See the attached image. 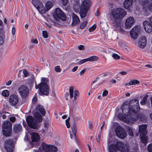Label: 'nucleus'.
I'll use <instances>...</instances> for the list:
<instances>
[{"label":"nucleus","mask_w":152,"mask_h":152,"mask_svg":"<svg viewBox=\"0 0 152 152\" xmlns=\"http://www.w3.org/2000/svg\"><path fill=\"white\" fill-rule=\"evenodd\" d=\"M15 33V28L14 27H13L12 29V33L13 35H14Z\"/></svg>","instance_id":"052dcab7"},{"label":"nucleus","mask_w":152,"mask_h":152,"mask_svg":"<svg viewBox=\"0 0 152 152\" xmlns=\"http://www.w3.org/2000/svg\"><path fill=\"white\" fill-rule=\"evenodd\" d=\"M33 116L35 118V121L33 118L31 116L27 117L26 121L29 126L33 129H37L40 126V124L38 123L42 121V116L38 112L34 113Z\"/></svg>","instance_id":"f03ea898"},{"label":"nucleus","mask_w":152,"mask_h":152,"mask_svg":"<svg viewBox=\"0 0 152 152\" xmlns=\"http://www.w3.org/2000/svg\"><path fill=\"white\" fill-rule=\"evenodd\" d=\"M12 129V124L9 121L4 122L2 124V132L4 135L6 136H10Z\"/></svg>","instance_id":"423d86ee"},{"label":"nucleus","mask_w":152,"mask_h":152,"mask_svg":"<svg viewBox=\"0 0 152 152\" xmlns=\"http://www.w3.org/2000/svg\"><path fill=\"white\" fill-rule=\"evenodd\" d=\"M88 2L87 0L84 1L81 5L80 14L82 18H85L86 15L88 7Z\"/></svg>","instance_id":"6e6552de"},{"label":"nucleus","mask_w":152,"mask_h":152,"mask_svg":"<svg viewBox=\"0 0 152 152\" xmlns=\"http://www.w3.org/2000/svg\"><path fill=\"white\" fill-rule=\"evenodd\" d=\"M72 26H74L77 25L80 22V20L77 15L73 13L72 14Z\"/></svg>","instance_id":"4be33fe9"},{"label":"nucleus","mask_w":152,"mask_h":152,"mask_svg":"<svg viewBox=\"0 0 152 152\" xmlns=\"http://www.w3.org/2000/svg\"><path fill=\"white\" fill-rule=\"evenodd\" d=\"M13 129L14 132L16 133L20 132L22 130V126L19 124H14Z\"/></svg>","instance_id":"a878e982"},{"label":"nucleus","mask_w":152,"mask_h":152,"mask_svg":"<svg viewBox=\"0 0 152 152\" xmlns=\"http://www.w3.org/2000/svg\"><path fill=\"white\" fill-rule=\"evenodd\" d=\"M31 135L32 142H29L28 144L30 148L33 146V142H37L40 139L39 135L37 133L33 132L31 134Z\"/></svg>","instance_id":"f3484780"},{"label":"nucleus","mask_w":152,"mask_h":152,"mask_svg":"<svg viewBox=\"0 0 152 152\" xmlns=\"http://www.w3.org/2000/svg\"><path fill=\"white\" fill-rule=\"evenodd\" d=\"M113 58L115 60H118L120 58V56L115 53L112 55Z\"/></svg>","instance_id":"c03bdc74"},{"label":"nucleus","mask_w":152,"mask_h":152,"mask_svg":"<svg viewBox=\"0 0 152 152\" xmlns=\"http://www.w3.org/2000/svg\"><path fill=\"white\" fill-rule=\"evenodd\" d=\"M71 128L73 134L75 136L76 133L77 129L76 125L75 123H74L72 126Z\"/></svg>","instance_id":"58836bf2"},{"label":"nucleus","mask_w":152,"mask_h":152,"mask_svg":"<svg viewBox=\"0 0 152 152\" xmlns=\"http://www.w3.org/2000/svg\"><path fill=\"white\" fill-rule=\"evenodd\" d=\"M57 150V148L56 147L50 145L47 152H56Z\"/></svg>","instance_id":"f704fd0d"},{"label":"nucleus","mask_w":152,"mask_h":152,"mask_svg":"<svg viewBox=\"0 0 152 152\" xmlns=\"http://www.w3.org/2000/svg\"><path fill=\"white\" fill-rule=\"evenodd\" d=\"M68 120H66V124L67 127L68 128H69L70 127V124L69 121H68Z\"/></svg>","instance_id":"680f3d73"},{"label":"nucleus","mask_w":152,"mask_h":152,"mask_svg":"<svg viewBox=\"0 0 152 152\" xmlns=\"http://www.w3.org/2000/svg\"><path fill=\"white\" fill-rule=\"evenodd\" d=\"M127 132L129 135L130 136H133V132L132 129L129 127H128L127 128Z\"/></svg>","instance_id":"79ce46f5"},{"label":"nucleus","mask_w":152,"mask_h":152,"mask_svg":"<svg viewBox=\"0 0 152 152\" xmlns=\"http://www.w3.org/2000/svg\"><path fill=\"white\" fill-rule=\"evenodd\" d=\"M88 61L92 62L96 61L98 59V57L96 56H92L88 58Z\"/></svg>","instance_id":"4c0bfd02"},{"label":"nucleus","mask_w":152,"mask_h":152,"mask_svg":"<svg viewBox=\"0 0 152 152\" xmlns=\"http://www.w3.org/2000/svg\"><path fill=\"white\" fill-rule=\"evenodd\" d=\"M141 32L140 25H138L134 27V39H136Z\"/></svg>","instance_id":"412c9836"},{"label":"nucleus","mask_w":152,"mask_h":152,"mask_svg":"<svg viewBox=\"0 0 152 152\" xmlns=\"http://www.w3.org/2000/svg\"><path fill=\"white\" fill-rule=\"evenodd\" d=\"M110 85H112L113 84H115L116 83V81L113 79H112L108 81Z\"/></svg>","instance_id":"603ef678"},{"label":"nucleus","mask_w":152,"mask_h":152,"mask_svg":"<svg viewBox=\"0 0 152 152\" xmlns=\"http://www.w3.org/2000/svg\"><path fill=\"white\" fill-rule=\"evenodd\" d=\"M87 21H84L83 22L80 24V28L81 29H86L87 27Z\"/></svg>","instance_id":"c9c22d12"},{"label":"nucleus","mask_w":152,"mask_h":152,"mask_svg":"<svg viewBox=\"0 0 152 152\" xmlns=\"http://www.w3.org/2000/svg\"><path fill=\"white\" fill-rule=\"evenodd\" d=\"M115 132L117 135L121 138H125L126 135V133L121 126H118L116 127Z\"/></svg>","instance_id":"9b49d317"},{"label":"nucleus","mask_w":152,"mask_h":152,"mask_svg":"<svg viewBox=\"0 0 152 152\" xmlns=\"http://www.w3.org/2000/svg\"><path fill=\"white\" fill-rule=\"evenodd\" d=\"M119 74L122 75H126L127 74V73L125 71H122L119 72Z\"/></svg>","instance_id":"338daca9"},{"label":"nucleus","mask_w":152,"mask_h":152,"mask_svg":"<svg viewBox=\"0 0 152 152\" xmlns=\"http://www.w3.org/2000/svg\"><path fill=\"white\" fill-rule=\"evenodd\" d=\"M49 80L47 78L42 77L41 78V82L37 86H48Z\"/></svg>","instance_id":"c85d7f7f"},{"label":"nucleus","mask_w":152,"mask_h":152,"mask_svg":"<svg viewBox=\"0 0 152 152\" xmlns=\"http://www.w3.org/2000/svg\"><path fill=\"white\" fill-rule=\"evenodd\" d=\"M77 66H75L73 67V68L72 69V72H75L76 71L77 69H78Z\"/></svg>","instance_id":"774afa93"},{"label":"nucleus","mask_w":152,"mask_h":152,"mask_svg":"<svg viewBox=\"0 0 152 152\" xmlns=\"http://www.w3.org/2000/svg\"><path fill=\"white\" fill-rule=\"evenodd\" d=\"M133 24V17H131L128 18L126 20L125 26L126 28H130Z\"/></svg>","instance_id":"393cba45"},{"label":"nucleus","mask_w":152,"mask_h":152,"mask_svg":"<svg viewBox=\"0 0 152 152\" xmlns=\"http://www.w3.org/2000/svg\"><path fill=\"white\" fill-rule=\"evenodd\" d=\"M50 22L51 24L58 27H59L61 26V25L60 24L52 20H50Z\"/></svg>","instance_id":"a19ab883"},{"label":"nucleus","mask_w":152,"mask_h":152,"mask_svg":"<svg viewBox=\"0 0 152 152\" xmlns=\"http://www.w3.org/2000/svg\"><path fill=\"white\" fill-rule=\"evenodd\" d=\"M9 114L7 112H5L3 111H1L0 112V117L2 118L3 119H5L7 117V115Z\"/></svg>","instance_id":"e433bc0d"},{"label":"nucleus","mask_w":152,"mask_h":152,"mask_svg":"<svg viewBox=\"0 0 152 152\" xmlns=\"http://www.w3.org/2000/svg\"><path fill=\"white\" fill-rule=\"evenodd\" d=\"M112 15L114 19L113 22L118 26L121 20L126 15V12L122 8H118L113 10L111 12Z\"/></svg>","instance_id":"7ed1b4c3"},{"label":"nucleus","mask_w":152,"mask_h":152,"mask_svg":"<svg viewBox=\"0 0 152 152\" xmlns=\"http://www.w3.org/2000/svg\"><path fill=\"white\" fill-rule=\"evenodd\" d=\"M88 61V58H86V59H82L78 63V64H83L84 63H85L87 61Z\"/></svg>","instance_id":"09e8293b"},{"label":"nucleus","mask_w":152,"mask_h":152,"mask_svg":"<svg viewBox=\"0 0 152 152\" xmlns=\"http://www.w3.org/2000/svg\"><path fill=\"white\" fill-rule=\"evenodd\" d=\"M64 6H66L68 0H61Z\"/></svg>","instance_id":"e2e57ef3"},{"label":"nucleus","mask_w":152,"mask_h":152,"mask_svg":"<svg viewBox=\"0 0 152 152\" xmlns=\"http://www.w3.org/2000/svg\"><path fill=\"white\" fill-rule=\"evenodd\" d=\"M140 140L141 142L145 145L148 142V137L146 134H140Z\"/></svg>","instance_id":"cd10ccee"},{"label":"nucleus","mask_w":152,"mask_h":152,"mask_svg":"<svg viewBox=\"0 0 152 152\" xmlns=\"http://www.w3.org/2000/svg\"><path fill=\"white\" fill-rule=\"evenodd\" d=\"M148 96L147 95H145L140 102L141 105H144L148 103Z\"/></svg>","instance_id":"72a5a7b5"},{"label":"nucleus","mask_w":152,"mask_h":152,"mask_svg":"<svg viewBox=\"0 0 152 152\" xmlns=\"http://www.w3.org/2000/svg\"><path fill=\"white\" fill-rule=\"evenodd\" d=\"M44 126L45 128H48L49 127V123L48 121H45L44 123Z\"/></svg>","instance_id":"bf43d9fd"},{"label":"nucleus","mask_w":152,"mask_h":152,"mask_svg":"<svg viewBox=\"0 0 152 152\" xmlns=\"http://www.w3.org/2000/svg\"><path fill=\"white\" fill-rule=\"evenodd\" d=\"M50 145L42 142L39 148V151H35V152H47Z\"/></svg>","instance_id":"6ab92c4d"},{"label":"nucleus","mask_w":152,"mask_h":152,"mask_svg":"<svg viewBox=\"0 0 152 152\" xmlns=\"http://www.w3.org/2000/svg\"><path fill=\"white\" fill-rule=\"evenodd\" d=\"M42 34L44 37L45 38L48 37V34L47 31H43Z\"/></svg>","instance_id":"de8ad7c7"},{"label":"nucleus","mask_w":152,"mask_h":152,"mask_svg":"<svg viewBox=\"0 0 152 152\" xmlns=\"http://www.w3.org/2000/svg\"><path fill=\"white\" fill-rule=\"evenodd\" d=\"M32 3L38 10H42L43 5L42 2L38 0H32Z\"/></svg>","instance_id":"aec40b11"},{"label":"nucleus","mask_w":152,"mask_h":152,"mask_svg":"<svg viewBox=\"0 0 152 152\" xmlns=\"http://www.w3.org/2000/svg\"><path fill=\"white\" fill-rule=\"evenodd\" d=\"M96 25H94L92 27L90 28L89 29V31L90 32H91L94 31L96 28Z\"/></svg>","instance_id":"a18cd8bd"},{"label":"nucleus","mask_w":152,"mask_h":152,"mask_svg":"<svg viewBox=\"0 0 152 152\" xmlns=\"http://www.w3.org/2000/svg\"><path fill=\"white\" fill-rule=\"evenodd\" d=\"M132 0H125L124 2V7L126 9H128L132 5Z\"/></svg>","instance_id":"2f4dec72"},{"label":"nucleus","mask_w":152,"mask_h":152,"mask_svg":"<svg viewBox=\"0 0 152 152\" xmlns=\"http://www.w3.org/2000/svg\"><path fill=\"white\" fill-rule=\"evenodd\" d=\"M98 137L97 138V142L98 143H99L100 141L101 133H99L98 135Z\"/></svg>","instance_id":"6e6d98bb"},{"label":"nucleus","mask_w":152,"mask_h":152,"mask_svg":"<svg viewBox=\"0 0 152 152\" xmlns=\"http://www.w3.org/2000/svg\"><path fill=\"white\" fill-rule=\"evenodd\" d=\"M104 79L100 78L99 77L96 78L95 80L93 81L92 83H95L96 85H101L105 82Z\"/></svg>","instance_id":"bb28decb"},{"label":"nucleus","mask_w":152,"mask_h":152,"mask_svg":"<svg viewBox=\"0 0 152 152\" xmlns=\"http://www.w3.org/2000/svg\"><path fill=\"white\" fill-rule=\"evenodd\" d=\"M78 48L80 50H84L85 48L83 45H80L78 46Z\"/></svg>","instance_id":"0e129e2a"},{"label":"nucleus","mask_w":152,"mask_h":152,"mask_svg":"<svg viewBox=\"0 0 152 152\" xmlns=\"http://www.w3.org/2000/svg\"><path fill=\"white\" fill-rule=\"evenodd\" d=\"M133 85V80H132L129 82L126 83L125 84V86H130Z\"/></svg>","instance_id":"5fc2aeb1"},{"label":"nucleus","mask_w":152,"mask_h":152,"mask_svg":"<svg viewBox=\"0 0 152 152\" xmlns=\"http://www.w3.org/2000/svg\"><path fill=\"white\" fill-rule=\"evenodd\" d=\"M108 94V91L106 90H105L102 93V96H106Z\"/></svg>","instance_id":"13d9d810"},{"label":"nucleus","mask_w":152,"mask_h":152,"mask_svg":"<svg viewBox=\"0 0 152 152\" xmlns=\"http://www.w3.org/2000/svg\"><path fill=\"white\" fill-rule=\"evenodd\" d=\"M37 101V99L36 97H34L32 99V106H33V105L36 104Z\"/></svg>","instance_id":"8fccbe9b"},{"label":"nucleus","mask_w":152,"mask_h":152,"mask_svg":"<svg viewBox=\"0 0 152 152\" xmlns=\"http://www.w3.org/2000/svg\"><path fill=\"white\" fill-rule=\"evenodd\" d=\"M55 71L58 72H60L61 71V69L60 68L59 66H56L55 67Z\"/></svg>","instance_id":"864d4df0"},{"label":"nucleus","mask_w":152,"mask_h":152,"mask_svg":"<svg viewBox=\"0 0 152 152\" xmlns=\"http://www.w3.org/2000/svg\"><path fill=\"white\" fill-rule=\"evenodd\" d=\"M23 72L24 77H27L28 75H29V74H30L28 73V71L26 69L23 70Z\"/></svg>","instance_id":"3c124183"},{"label":"nucleus","mask_w":152,"mask_h":152,"mask_svg":"<svg viewBox=\"0 0 152 152\" xmlns=\"http://www.w3.org/2000/svg\"><path fill=\"white\" fill-rule=\"evenodd\" d=\"M53 17L56 21L60 23V20L64 21L66 20V17L65 14L59 8H56L53 13Z\"/></svg>","instance_id":"20e7f679"},{"label":"nucleus","mask_w":152,"mask_h":152,"mask_svg":"<svg viewBox=\"0 0 152 152\" xmlns=\"http://www.w3.org/2000/svg\"><path fill=\"white\" fill-rule=\"evenodd\" d=\"M147 126L146 124H142L139 126V131L140 134H147Z\"/></svg>","instance_id":"5701e85b"},{"label":"nucleus","mask_w":152,"mask_h":152,"mask_svg":"<svg viewBox=\"0 0 152 152\" xmlns=\"http://www.w3.org/2000/svg\"><path fill=\"white\" fill-rule=\"evenodd\" d=\"M151 1V0H143L142 1L143 10L145 12L144 15L145 16L149 15L150 14V11H152Z\"/></svg>","instance_id":"39448f33"},{"label":"nucleus","mask_w":152,"mask_h":152,"mask_svg":"<svg viewBox=\"0 0 152 152\" xmlns=\"http://www.w3.org/2000/svg\"><path fill=\"white\" fill-rule=\"evenodd\" d=\"M18 91L23 99H26L29 92V89L27 86H20Z\"/></svg>","instance_id":"9d476101"},{"label":"nucleus","mask_w":152,"mask_h":152,"mask_svg":"<svg viewBox=\"0 0 152 152\" xmlns=\"http://www.w3.org/2000/svg\"><path fill=\"white\" fill-rule=\"evenodd\" d=\"M116 51L115 50L111 48H108V53L110 55H112L113 54H114L116 52Z\"/></svg>","instance_id":"37998d69"},{"label":"nucleus","mask_w":152,"mask_h":152,"mask_svg":"<svg viewBox=\"0 0 152 152\" xmlns=\"http://www.w3.org/2000/svg\"><path fill=\"white\" fill-rule=\"evenodd\" d=\"M18 102V96L15 94L11 95L9 97V102L12 106H15Z\"/></svg>","instance_id":"4468645a"},{"label":"nucleus","mask_w":152,"mask_h":152,"mask_svg":"<svg viewBox=\"0 0 152 152\" xmlns=\"http://www.w3.org/2000/svg\"><path fill=\"white\" fill-rule=\"evenodd\" d=\"M117 150L121 152H129V147L121 142H117L115 144Z\"/></svg>","instance_id":"1a4fd4ad"},{"label":"nucleus","mask_w":152,"mask_h":152,"mask_svg":"<svg viewBox=\"0 0 152 152\" xmlns=\"http://www.w3.org/2000/svg\"><path fill=\"white\" fill-rule=\"evenodd\" d=\"M147 44V39L144 36H142L140 37L138 42V47L142 49L144 48Z\"/></svg>","instance_id":"dca6fc26"},{"label":"nucleus","mask_w":152,"mask_h":152,"mask_svg":"<svg viewBox=\"0 0 152 152\" xmlns=\"http://www.w3.org/2000/svg\"><path fill=\"white\" fill-rule=\"evenodd\" d=\"M29 77L28 79L27 83L29 85H35L37 86L36 81L35 80L34 76L33 74H29Z\"/></svg>","instance_id":"b1692460"},{"label":"nucleus","mask_w":152,"mask_h":152,"mask_svg":"<svg viewBox=\"0 0 152 152\" xmlns=\"http://www.w3.org/2000/svg\"><path fill=\"white\" fill-rule=\"evenodd\" d=\"M36 110H38L41 113L42 115H44L45 113V111L42 106L39 104H37L35 108Z\"/></svg>","instance_id":"c756f323"},{"label":"nucleus","mask_w":152,"mask_h":152,"mask_svg":"<svg viewBox=\"0 0 152 152\" xmlns=\"http://www.w3.org/2000/svg\"><path fill=\"white\" fill-rule=\"evenodd\" d=\"M69 96L70 99H72L73 97V93H74V99H72V104L75 105L77 104V98L79 94V92L77 90H75L74 87L72 86H70L69 87Z\"/></svg>","instance_id":"0eeeda50"},{"label":"nucleus","mask_w":152,"mask_h":152,"mask_svg":"<svg viewBox=\"0 0 152 152\" xmlns=\"http://www.w3.org/2000/svg\"><path fill=\"white\" fill-rule=\"evenodd\" d=\"M133 100H130L129 102L127 107H124L126 105L124 103L122 106L123 114L119 113L118 118L127 124L132 123L133 121L132 113H133Z\"/></svg>","instance_id":"f257e3e1"},{"label":"nucleus","mask_w":152,"mask_h":152,"mask_svg":"<svg viewBox=\"0 0 152 152\" xmlns=\"http://www.w3.org/2000/svg\"><path fill=\"white\" fill-rule=\"evenodd\" d=\"M134 116L136 115V118H134V121H136L138 118V114L137 113L140 110V108L139 106V100L137 98L134 99Z\"/></svg>","instance_id":"f8f14e48"},{"label":"nucleus","mask_w":152,"mask_h":152,"mask_svg":"<svg viewBox=\"0 0 152 152\" xmlns=\"http://www.w3.org/2000/svg\"><path fill=\"white\" fill-rule=\"evenodd\" d=\"M147 149L148 152H152V143L148 145L147 147Z\"/></svg>","instance_id":"49530a36"},{"label":"nucleus","mask_w":152,"mask_h":152,"mask_svg":"<svg viewBox=\"0 0 152 152\" xmlns=\"http://www.w3.org/2000/svg\"><path fill=\"white\" fill-rule=\"evenodd\" d=\"M10 94L9 92L7 90H4L2 92V95L5 97H7L9 96Z\"/></svg>","instance_id":"ea45409f"},{"label":"nucleus","mask_w":152,"mask_h":152,"mask_svg":"<svg viewBox=\"0 0 152 152\" xmlns=\"http://www.w3.org/2000/svg\"><path fill=\"white\" fill-rule=\"evenodd\" d=\"M32 43L37 44L38 43V41L36 39H32L31 40Z\"/></svg>","instance_id":"69168bd1"},{"label":"nucleus","mask_w":152,"mask_h":152,"mask_svg":"<svg viewBox=\"0 0 152 152\" xmlns=\"http://www.w3.org/2000/svg\"><path fill=\"white\" fill-rule=\"evenodd\" d=\"M108 150L110 152H117L118 150L115 144H111L108 146Z\"/></svg>","instance_id":"7c9ffc66"},{"label":"nucleus","mask_w":152,"mask_h":152,"mask_svg":"<svg viewBox=\"0 0 152 152\" xmlns=\"http://www.w3.org/2000/svg\"><path fill=\"white\" fill-rule=\"evenodd\" d=\"M10 121L12 123H14L15 121L16 118L14 117H11L10 118Z\"/></svg>","instance_id":"4d7b16f0"},{"label":"nucleus","mask_w":152,"mask_h":152,"mask_svg":"<svg viewBox=\"0 0 152 152\" xmlns=\"http://www.w3.org/2000/svg\"><path fill=\"white\" fill-rule=\"evenodd\" d=\"M52 6V3L50 2H47L45 4V12L49 10Z\"/></svg>","instance_id":"473e14b6"},{"label":"nucleus","mask_w":152,"mask_h":152,"mask_svg":"<svg viewBox=\"0 0 152 152\" xmlns=\"http://www.w3.org/2000/svg\"><path fill=\"white\" fill-rule=\"evenodd\" d=\"M143 25L147 33H150L152 31V24L150 22L147 20L144 21L143 22Z\"/></svg>","instance_id":"a211bd4d"},{"label":"nucleus","mask_w":152,"mask_h":152,"mask_svg":"<svg viewBox=\"0 0 152 152\" xmlns=\"http://www.w3.org/2000/svg\"><path fill=\"white\" fill-rule=\"evenodd\" d=\"M13 141L12 140H7L4 142V147L7 152H13Z\"/></svg>","instance_id":"ddd939ff"},{"label":"nucleus","mask_w":152,"mask_h":152,"mask_svg":"<svg viewBox=\"0 0 152 152\" xmlns=\"http://www.w3.org/2000/svg\"><path fill=\"white\" fill-rule=\"evenodd\" d=\"M36 89L39 88L40 92V95H48L49 93V88L48 86H35Z\"/></svg>","instance_id":"2eb2a0df"}]
</instances>
